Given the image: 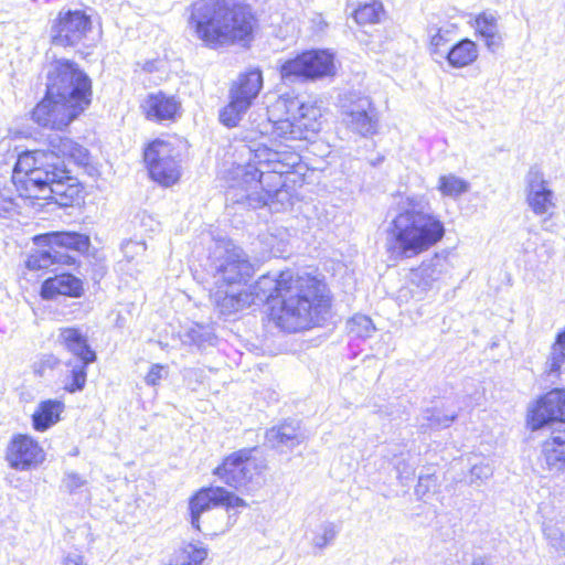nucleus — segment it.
<instances>
[{"mask_svg":"<svg viewBox=\"0 0 565 565\" xmlns=\"http://www.w3.org/2000/svg\"><path fill=\"white\" fill-rule=\"evenodd\" d=\"M326 286L308 274L292 270L268 273L258 278L248 294L256 301L265 302L277 298L278 306L271 307V319L286 332H298L318 322L324 299Z\"/></svg>","mask_w":565,"mask_h":565,"instance_id":"nucleus-1","label":"nucleus"},{"mask_svg":"<svg viewBox=\"0 0 565 565\" xmlns=\"http://www.w3.org/2000/svg\"><path fill=\"white\" fill-rule=\"evenodd\" d=\"M300 161L296 151L258 147L247 164L234 170L233 183L226 191V202L252 209L264 205L273 207L277 203L284 205L290 198L284 174L291 172Z\"/></svg>","mask_w":565,"mask_h":565,"instance_id":"nucleus-2","label":"nucleus"},{"mask_svg":"<svg viewBox=\"0 0 565 565\" xmlns=\"http://www.w3.org/2000/svg\"><path fill=\"white\" fill-rule=\"evenodd\" d=\"M194 35L209 49L242 45L254 39L257 20L244 4L228 0H198L189 19Z\"/></svg>","mask_w":565,"mask_h":565,"instance_id":"nucleus-3","label":"nucleus"},{"mask_svg":"<svg viewBox=\"0 0 565 565\" xmlns=\"http://www.w3.org/2000/svg\"><path fill=\"white\" fill-rule=\"evenodd\" d=\"M446 230L427 200L407 196L387 227L386 247L394 259H409L427 252L445 236Z\"/></svg>","mask_w":565,"mask_h":565,"instance_id":"nucleus-4","label":"nucleus"},{"mask_svg":"<svg viewBox=\"0 0 565 565\" xmlns=\"http://www.w3.org/2000/svg\"><path fill=\"white\" fill-rule=\"evenodd\" d=\"M50 158L53 156L46 150L12 152L11 159L15 160L12 183L20 198L58 201V198L68 200L77 195L76 180L62 163L51 162ZM60 204L67 202L60 201Z\"/></svg>","mask_w":565,"mask_h":565,"instance_id":"nucleus-5","label":"nucleus"},{"mask_svg":"<svg viewBox=\"0 0 565 565\" xmlns=\"http://www.w3.org/2000/svg\"><path fill=\"white\" fill-rule=\"evenodd\" d=\"M47 94L57 97L81 113L90 104L92 83L89 77L70 61H57L47 74Z\"/></svg>","mask_w":565,"mask_h":565,"instance_id":"nucleus-6","label":"nucleus"},{"mask_svg":"<svg viewBox=\"0 0 565 565\" xmlns=\"http://www.w3.org/2000/svg\"><path fill=\"white\" fill-rule=\"evenodd\" d=\"M45 249L36 250L26 259L31 270L49 268L54 264L73 265L76 257L71 254L84 253L88 249V236L75 232H52L38 238Z\"/></svg>","mask_w":565,"mask_h":565,"instance_id":"nucleus-7","label":"nucleus"},{"mask_svg":"<svg viewBox=\"0 0 565 565\" xmlns=\"http://www.w3.org/2000/svg\"><path fill=\"white\" fill-rule=\"evenodd\" d=\"M211 269L215 285H226L227 288L246 284L255 273L248 255L230 241L215 246Z\"/></svg>","mask_w":565,"mask_h":565,"instance_id":"nucleus-8","label":"nucleus"},{"mask_svg":"<svg viewBox=\"0 0 565 565\" xmlns=\"http://www.w3.org/2000/svg\"><path fill=\"white\" fill-rule=\"evenodd\" d=\"M289 117L273 124V134L284 140H309L321 129V109L313 103L282 102Z\"/></svg>","mask_w":565,"mask_h":565,"instance_id":"nucleus-9","label":"nucleus"},{"mask_svg":"<svg viewBox=\"0 0 565 565\" xmlns=\"http://www.w3.org/2000/svg\"><path fill=\"white\" fill-rule=\"evenodd\" d=\"M279 74L284 83L316 81L335 73L334 56L328 50H310L281 61Z\"/></svg>","mask_w":565,"mask_h":565,"instance_id":"nucleus-10","label":"nucleus"},{"mask_svg":"<svg viewBox=\"0 0 565 565\" xmlns=\"http://www.w3.org/2000/svg\"><path fill=\"white\" fill-rule=\"evenodd\" d=\"M255 448H244L227 456L216 475L224 483L236 490L247 489L266 469L264 460L254 457Z\"/></svg>","mask_w":565,"mask_h":565,"instance_id":"nucleus-11","label":"nucleus"},{"mask_svg":"<svg viewBox=\"0 0 565 565\" xmlns=\"http://www.w3.org/2000/svg\"><path fill=\"white\" fill-rule=\"evenodd\" d=\"M263 87L259 70L242 74L230 89V103L221 110L220 120L226 127L238 125Z\"/></svg>","mask_w":565,"mask_h":565,"instance_id":"nucleus-12","label":"nucleus"},{"mask_svg":"<svg viewBox=\"0 0 565 565\" xmlns=\"http://www.w3.org/2000/svg\"><path fill=\"white\" fill-rule=\"evenodd\" d=\"M145 162L151 179L163 186L175 184L181 177L180 152L169 141L151 142L145 150Z\"/></svg>","mask_w":565,"mask_h":565,"instance_id":"nucleus-13","label":"nucleus"},{"mask_svg":"<svg viewBox=\"0 0 565 565\" xmlns=\"http://www.w3.org/2000/svg\"><path fill=\"white\" fill-rule=\"evenodd\" d=\"M92 29L90 18L83 11H61L51 26L52 43L56 46H75Z\"/></svg>","mask_w":565,"mask_h":565,"instance_id":"nucleus-14","label":"nucleus"},{"mask_svg":"<svg viewBox=\"0 0 565 565\" xmlns=\"http://www.w3.org/2000/svg\"><path fill=\"white\" fill-rule=\"evenodd\" d=\"M213 507H225L230 510L246 508L247 503L244 499L222 487L203 488L190 501L192 526L200 531V515Z\"/></svg>","mask_w":565,"mask_h":565,"instance_id":"nucleus-15","label":"nucleus"},{"mask_svg":"<svg viewBox=\"0 0 565 565\" xmlns=\"http://www.w3.org/2000/svg\"><path fill=\"white\" fill-rule=\"evenodd\" d=\"M525 199L531 211L537 216L552 217L556 210V198L537 169H530L525 177Z\"/></svg>","mask_w":565,"mask_h":565,"instance_id":"nucleus-16","label":"nucleus"},{"mask_svg":"<svg viewBox=\"0 0 565 565\" xmlns=\"http://www.w3.org/2000/svg\"><path fill=\"white\" fill-rule=\"evenodd\" d=\"M564 408L565 393L561 388H554L529 408L527 425L532 430L553 423L563 425L565 423Z\"/></svg>","mask_w":565,"mask_h":565,"instance_id":"nucleus-17","label":"nucleus"},{"mask_svg":"<svg viewBox=\"0 0 565 565\" xmlns=\"http://www.w3.org/2000/svg\"><path fill=\"white\" fill-rule=\"evenodd\" d=\"M450 263L446 255L435 254L420 263L417 268H413L409 274V281L420 291L439 289L441 284H446L450 275Z\"/></svg>","mask_w":565,"mask_h":565,"instance_id":"nucleus-18","label":"nucleus"},{"mask_svg":"<svg viewBox=\"0 0 565 565\" xmlns=\"http://www.w3.org/2000/svg\"><path fill=\"white\" fill-rule=\"evenodd\" d=\"M79 110L73 108L57 97H45L35 106L32 119L40 126L51 129H63L67 127L78 115Z\"/></svg>","mask_w":565,"mask_h":565,"instance_id":"nucleus-19","label":"nucleus"},{"mask_svg":"<svg viewBox=\"0 0 565 565\" xmlns=\"http://www.w3.org/2000/svg\"><path fill=\"white\" fill-rule=\"evenodd\" d=\"M6 458L11 468L29 470L44 460V451L32 437L17 435L8 446Z\"/></svg>","mask_w":565,"mask_h":565,"instance_id":"nucleus-20","label":"nucleus"},{"mask_svg":"<svg viewBox=\"0 0 565 565\" xmlns=\"http://www.w3.org/2000/svg\"><path fill=\"white\" fill-rule=\"evenodd\" d=\"M46 152L53 156L50 158L51 162H60L66 170V161L77 166H86L89 161V153L85 147L57 134L47 137Z\"/></svg>","mask_w":565,"mask_h":565,"instance_id":"nucleus-21","label":"nucleus"},{"mask_svg":"<svg viewBox=\"0 0 565 565\" xmlns=\"http://www.w3.org/2000/svg\"><path fill=\"white\" fill-rule=\"evenodd\" d=\"M343 121L353 131L369 136L376 132L377 119L373 114L371 100L360 97L350 106H343Z\"/></svg>","mask_w":565,"mask_h":565,"instance_id":"nucleus-22","label":"nucleus"},{"mask_svg":"<svg viewBox=\"0 0 565 565\" xmlns=\"http://www.w3.org/2000/svg\"><path fill=\"white\" fill-rule=\"evenodd\" d=\"M141 108L147 119L161 122L175 120L180 115L181 103L174 96L158 92L148 95L141 104Z\"/></svg>","mask_w":565,"mask_h":565,"instance_id":"nucleus-23","label":"nucleus"},{"mask_svg":"<svg viewBox=\"0 0 565 565\" xmlns=\"http://www.w3.org/2000/svg\"><path fill=\"white\" fill-rule=\"evenodd\" d=\"M56 342L75 356L76 361L95 362L97 359L96 352L88 343L87 334L79 328H60Z\"/></svg>","mask_w":565,"mask_h":565,"instance_id":"nucleus-24","label":"nucleus"},{"mask_svg":"<svg viewBox=\"0 0 565 565\" xmlns=\"http://www.w3.org/2000/svg\"><path fill=\"white\" fill-rule=\"evenodd\" d=\"M226 285H216V290L212 295L213 303L222 316H232L242 311L254 303L252 294L247 290L235 292L233 288L223 289Z\"/></svg>","mask_w":565,"mask_h":565,"instance_id":"nucleus-25","label":"nucleus"},{"mask_svg":"<svg viewBox=\"0 0 565 565\" xmlns=\"http://www.w3.org/2000/svg\"><path fill=\"white\" fill-rule=\"evenodd\" d=\"M83 292V282L72 274H61L44 280L41 296L44 299H54L57 296L79 297Z\"/></svg>","mask_w":565,"mask_h":565,"instance_id":"nucleus-26","label":"nucleus"},{"mask_svg":"<svg viewBox=\"0 0 565 565\" xmlns=\"http://www.w3.org/2000/svg\"><path fill=\"white\" fill-rule=\"evenodd\" d=\"M473 28L489 51L494 53L501 47L502 35L499 30V17L495 12L483 11L477 14Z\"/></svg>","mask_w":565,"mask_h":565,"instance_id":"nucleus-27","label":"nucleus"},{"mask_svg":"<svg viewBox=\"0 0 565 565\" xmlns=\"http://www.w3.org/2000/svg\"><path fill=\"white\" fill-rule=\"evenodd\" d=\"M303 437L299 433L297 423L289 422L281 425L274 426L266 431V443L275 449L284 451L285 448L292 449L300 443Z\"/></svg>","mask_w":565,"mask_h":565,"instance_id":"nucleus-28","label":"nucleus"},{"mask_svg":"<svg viewBox=\"0 0 565 565\" xmlns=\"http://www.w3.org/2000/svg\"><path fill=\"white\" fill-rule=\"evenodd\" d=\"M209 551L202 543H184L173 552L164 565H202Z\"/></svg>","mask_w":565,"mask_h":565,"instance_id":"nucleus-29","label":"nucleus"},{"mask_svg":"<svg viewBox=\"0 0 565 565\" xmlns=\"http://www.w3.org/2000/svg\"><path fill=\"white\" fill-rule=\"evenodd\" d=\"M64 404L60 401L47 399L38 406L32 415L33 427L38 431H44L60 420Z\"/></svg>","mask_w":565,"mask_h":565,"instance_id":"nucleus-30","label":"nucleus"},{"mask_svg":"<svg viewBox=\"0 0 565 565\" xmlns=\"http://www.w3.org/2000/svg\"><path fill=\"white\" fill-rule=\"evenodd\" d=\"M543 455L546 465L552 471H563L565 468V438L564 431L558 430L556 435L543 444Z\"/></svg>","mask_w":565,"mask_h":565,"instance_id":"nucleus-31","label":"nucleus"},{"mask_svg":"<svg viewBox=\"0 0 565 565\" xmlns=\"http://www.w3.org/2000/svg\"><path fill=\"white\" fill-rule=\"evenodd\" d=\"M445 57L452 67L468 66L478 57L477 44L469 39L461 40L447 51Z\"/></svg>","mask_w":565,"mask_h":565,"instance_id":"nucleus-32","label":"nucleus"},{"mask_svg":"<svg viewBox=\"0 0 565 565\" xmlns=\"http://www.w3.org/2000/svg\"><path fill=\"white\" fill-rule=\"evenodd\" d=\"M92 362L70 360L65 365L70 369L63 380V388L68 393L82 392L87 381V367Z\"/></svg>","mask_w":565,"mask_h":565,"instance_id":"nucleus-33","label":"nucleus"},{"mask_svg":"<svg viewBox=\"0 0 565 565\" xmlns=\"http://www.w3.org/2000/svg\"><path fill=\"white\" fill-rule=\"evenodd\" d=\"M565 362V330L559 331L556 341L552 347L551 355L546 361L547 377L554 382L553 379H558L561 375V367Z\"/></svg>","mask_w":565,"mask_h":565,"instance_id":"nucleus-34","label":"nucleus"},{"mask_svg":"<svg viewBox=\"0 0 565 565\" xmlns=\"http://www.w3.org/2000/svg\"><path fill=\"white\" fill-rule=\"evenodd\" d=\"M437 190L443 196L457 199L470 190V183L454 173H449L439 177Z\"/></svg>","mask_w":565,"mask_h":565,"instance_id":"nucleus-35","label":"nucleus"},{"mask_svg":"<svg viewBox=\"0 0 565 565\" xmlns=\"http://www.w3.org/2000/svg\"><path fill=\"white\" fill-rule=\"evenodd\" d=\"M383 13V6L380 1L360 3L353 17L359 24L376 23Z\"/></svg>","mask_w":565,"mask_h":565,"instance_id":"nucleus-36","label":"nucleus"},{"mask_svg":"<svg viewBox=\"0 0 565 565\" xmlns=\"http://www.w3.org/2000/svg\"><path fill=\"white\" fill-rule=\"evenodd\" d=\"M338 533L337 524L324 521L313 531L311 544L317 548H324L335 540Z\"/></svg>","mask_w":565,"mask_h":565,"instance_id":"nucleus-37","label":"nucleus"},{"mask_svg":"<svg viewBox=\"0 0 565 565\" xmlns=\"http://www.w3.org/2000/svg\"><path fill=\"white\" fill-rule=\"evenodd\" d=\"M351 334L358 338H369L375 330L372 320L364 315H356L348 322Z\"/></svg>","mask_w":565,"mask_h":565,"instance_id":"nucleus-38","label":"nucleus"},{"mask_svg":"<svg viewBox=\"0 0 565 565\" xmlns=\"http://www.w3.org/2000/svg\"><path fill=\"white\" fill-rule=\"evenodd\" d=\"M457 414L441 415L439 411L435 408L426 409L423 416L425 420L422 426H426L431 429H439L448 427L455 419Z\"/></svg>","mask_w":565,"mask_h":565,"instance_id":"nucleus-39","label":"nucleus"},{"mask_svg":"<svg viewBox=\"0 0 565 565\" xmlns=\"http://www.w3.org/2000/svg\"><path fill=\"white\" fill-rule=\"evenodd\" d=\"M450 34L451 32L449 30L437 29L436 32L430 35L429 50L435 60L446 56V46L450 42Z\"/></svg>","mask_w":565,"mask_h":565,"instance_id":"nucleus-40","label":"nucleus"},{"mask_svg":"<svg viewBox=\"0 0 565 565\" xmlns=\"http://www.w3.org/2000/svg\"><path fill=\"white\" fill-rule=\"evenodd\" d=\"M60 364L58 358L53 354H44L33 363V372L40 376H45L47 371L54 370Z\"/></svg>","mask_w":565,"mask_h":565,"instance_id":"nucleus-41","label":"nucleus"},{"mask_svg":"<svg viewBox=\"0 0 565 565\" xmlns=\"http://www.w3.org/2000/svg\"><path fill=\"white\" fill-rule=\"evenodd\" d=\"M15 203L12 198V189L0 182V217L6 216L14 210Z\"/></svg>","mask_w":565,"mask_h":565,"instance_id":"nucleus-42","label":"nucleus"},{"mask_svg":"<svg viewBox=\"0 0 565 565\" xmlns=\"http://www.w3.org/2000/svg\"><path fill=\"white\" fill-rule=\"evenodd\" d=\"M543 531H544V534L546 535L547 540L550 541V543L555 548L563 547V543H564L563 532L559 529H557L554 524H552V522L544 523Z\"/></svg>","mask_w":565,"mask_h":565,"instance_id":"nucleus-43","label":"nucleus"},{"mask_svg":"<svg viewBox=\"0 0 565 565\" xmlns=\"http://www.w3.org/2000/svg\"><path fill=\"white\" fill-rule=\"evenodd\" d=\"M168 375V371L166 370V367L163 365H160V364H153L148 374L146 375L145 377V382L148 384V385H151V386H156L157 384H159V382L167 377Z\"/></svg>","mask_w":565,"mask_h":565,"instance_id":"nucleus-44","label":"nucleus"},{"mask_svg":"<svg viewBox=\"0 0 565 565\" xmlns=\"http://www.w3.org/2000/svg\"><path fill=\"white\" fill-rule=\"evenodd\" d=\"M63 486L70 491L74 492L86 484V480L76 472H66L63 478Z\"/></svg>","mask_w":565,"mask_h":565,"instance_id":"nucleus-45","label":"nucleus"},{"mask_svg":"<svg viewBox=\"0 0 565 565\" xmlns=\"http://www.w3.org/2000/svg\"><path fill=\"white\" fill-rule=\"evenodd\" d=\"M493 471L489 465H475L471 468V477L478 480H486L492 476Z\"/></svg>","mask_w":565,"mask_h":565,"instance_id":"nucleus-46","label":"nucleus"},{"mask_svg":"<svg viewBox=\"0 0 565 565\" xmlns=\"http://www.w3.org/2000/svg\"><path fill=\"white\" fill-rule=\"evenodd\" d=\"M396 471L401 480L409 479L415 473L414 467L408 465L405 460H401L396 463Z\"/></svg>","mask_w":565,"mask_h":565,"instance_id":"nucleus-47","label":"nucleus"},{"mask_svg":"<svg viewBox=\"0 0 565 565\" xmlns=\"http://www.w3.org/2000/svg\"><path fill=\"white\" fill-rule=\"evenodd\" d=\"M203 330L204 328L200 326L191 329L188 333V337L190 338L191 342L201 345L204 341H206L207 337L203 333Z\"/></svg>","mask_w":565,"mask_h":565,"instance_id":"nucleus-48","label":"nucleus"},{"mask_svg":"<svg viewBox=\"0 0 565 565\" xmlns=\"http://www.w3.org/2000/svg\"><path fill=\"white\" fill-rule=\"evenodd\" d=\"M63 565H87V563L85 562V558L82 554L79 553H75V552H72V553H68L64 558H63Z\"/></svg>","mask_w":565,"mask_h":565,"instance_id":"nucleus-49","label":"nucleus"},{"mask_svg":"<svg viewBox=\"0 0 565 565\" xmlns=\"http://www.w3.org/2000/svg\"><path fill=\"white\" fill-rule=\"evenodd\" d=\"M426 481H429V477H419L418 484L415 490L418 495L424 494L427 491L428 486L425 484Z\"/></svg>","mask_w":565,"mask_h":565,"instance_id":"nucleus-50","label":"nucleus"},{"mask_svg":"<svg viewBox=\"0 0 565 565\" xmlns=\"http://www.w3.org/2000/svg\"><path fill=\"white\" fill-rule=\"evenodd\" d=\"M315 23H317V30L321 31L323 30V26L326 25V22L323 21L322 17L318 14L316 19L313 20Z\"/></svg>","mask_w":565,"mask_h":565,"instance_id":"nucleus-51","label":"nucleus"},{"mask_svg":"<svg viewBox=\"0 0 565 565\" xmlns=\"http://www.w3.org/2000/svg\"><path fill=\"white\" fill-rule=\"evenodd\" d=\"M10 147V140H2L0 142V149H7Z\"/></svg>","mask_w":565,"mask_h":565,"instance_id":"nucleus-52","label":"nucleus"},{"mask_svg":"<svg viewBox=\"0 0 565 565\" xmlns=\"http://www.w3.org/2000/svg\"><path fill=\"white\" fill-rule=\"evenodd\" d=\"M471 565H486L484 561L481 558H477L472 562Z\"/></svg>","mask_w":565,"mask_h":565,"instance_id":"nucleus-53","label":"nucleus"},{"mask_svg":"<svg viewBox=\"0 0 565 565\" xmlns=\"http://www.w3.org/2000/svg\"><path fill=\"white\" fill-rule=\"evenodd\" d=\"M131 245H132V246H135V247H137V248H142V249H145V248H143V246H142L141 244H139V243H132Z\"/></svg>","mask_w":565,"mask_h":565,"instance_id":"nucleus-54","label":"nucleus"}]
</instances>
